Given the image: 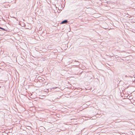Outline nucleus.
Masks as SVG:
<instances>
[{"label":"nucleus","mask_w":135,"mask_h":135,"mask_svg":"<svg viewBox=\"0 0 135 135\" xmlns=\"http://www.w3.org/2000/svg\"><path fill=\"white\" fill-rule=\"evenodd\" d=\"M131 103L133 104L134 105H135V102H133V103L131 102Z\"/></svg>","instance_id":"obj_2"},{"label":"nucleus","mask_w":135,"mask_h":135,"mask_svg":"<svg viewBox=\"0 0 135 135\" xmlns=\"http://www.w3.org/2000/svg\"><path fill=\"white\" fill-rule=\"evenodd\" d=\"M0 29H2V30H5V29H4V28H2V27H0Z\"/></svg>","instance_id":"obj_3"},{"label":"nucleus","mask_w":135,"mask_h":135,"mask_svg":"<svg viewBox=\"0 0 135 135\" xmlns=\"http://www.w3.org/2000/svg\"><path fill=\"white\" fill-rule=\"evenodd\" d=\"M68 22V21L66 20H65L63 21L61 23V24H63L64 23H66Z\"/></svg>","instance_id":"obj_1"},{"label":"nucleus","mask_w":135,"mask_h":135,"mask_svg":"<svg viewBox=\"0 0 135 135\" xmlns=\"http://www.w3.org/2000/svg\"><path fill=\"white\" fill-rule=\"evenodd\" d=\"M88 102H86V104L87 105H88Z\"/></svg>","instance_id":"obj_4"},{"label":"nucleus","mask_w":135,"mask_h":135,"mask_svg":"<svg viewBox=\"0 0 135 135\" xmlns=\"http://www.w3.org/2000/svg\"><path fill=\"white\" fill-rule=\"evenodd\" d=\"M1 88V86H0V88Z\"/></svg>","instance_id":"obj_5"}]
</instances>
